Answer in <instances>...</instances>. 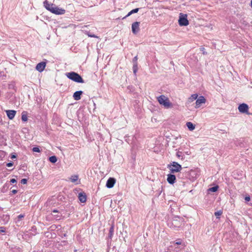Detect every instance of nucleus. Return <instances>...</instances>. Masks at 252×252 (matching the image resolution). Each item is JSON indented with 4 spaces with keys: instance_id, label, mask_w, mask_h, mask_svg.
Listing matches in <instances>:
<instances>
[{
    "instance_id": "obj_1",
    "label": "nucleus",
    "mask_w": 252,
    "mask_h": 252,
    "mask_svg": "<svg viewBox=\"0 0 252 252\" xmlns=\"http://www.w3.org/2000/svg\"><path fill=\"white\" fill-rule=\"evenodd\" d=\"M65 75L68 79L76 83H84L85 82L81 76L75 72H67Z\"/></svg>"
},
{
    "instance_id": "obj_2",
    "label": "nucleus",
    "mask_w": 252,
    "mask_h": 252,
    "mask_svg": "<svg viewBox=\"0 0 252 252\" xmlns=\"http://www.w3.org/2000/svg\"><path fill=\"white\" fill-rule=\"evenodd\" d=\"M158 103L165 108L168 109L172 108L173 105L169 101V98L164 95H160L157 98Z\"/></svg>"
},
{
    "instance_id": "obj_3",
    "label": "nucleus",
    "mask_w": 252,
    "mask_h": 252,
    "mask_svg": "<svg viewBox=\"0 0 252 252\" xmlns=\"http://www.w3.org/2000/svg\"><path fill=\"white\" fill-rule=\"evenodd\" d=\"M171 173H175L180 172L182 169L181 165L175 161H172L167 166Z\"/></svg>"
},
{
    "instance_id": "obj_4",
    "label": "nucleus",
    "mask_w": 252,
    "mask_h": 252,
    "mask_svg": "<svg viewBox=\"0 0 252 252\" xmlns=\"http://www.w3.org/2000/svg\"><path fill=\"white\" fill-rule=\"evenodd\" d=\"M179 25L180 26H187L189 24V22L187 19V15L180 13L178 20Z\"/></svg>"
},
{
    "instance_id": "obj_5",
    "label": "nucleus",
    "mask_w": 252,
    "mask_h": 252,
    "mask_svg": "<svg viewBox=\"0 0 252 252\" xmlns=\"http://www.w3.org/2000/svg\"><path fill=\"white\" fill-rule=\"evenodd\" d=\"M140 22H135L132 23L131 26V29L132 33L134 34H137L140 31L139 28Z\"/></svg>"
},
{
    "instance_id": "obj_6",
    "label": "nucleus",
    "mask_w": 252,
    "mask_h": 252,
    "mask_svg": "<svg viewBox=\"0 0 252 252\" xmlns=\"http://www.w3.org/2000/svg\"><path fill=\"white\" fill-rule=\"evenodd\" d=\"M65 10L62 8H60L57 7L55 5L54 6V8L52 9L51 12L52 13L58 14V15H62L65 13Z\"/></svg>"
},
{
    "instance_id": "obj_7",
    "label": "nucleus",
    "mask_w": 252,
    "mask_h": 252,
    "mask_svg": "<svg viewBox=\"0 0 252 252\" xmlns=\"http://www.w3.org/2000/svg\"><path fill=\"white\" fill-rule=\"evenodd\" d=\"M238 110L242 113H247L249 110V106L246 103H242L238 106Z\"/></svg>"
},
{
    "instance_id": "obj_8",
    "label": "nucleus",
    "mask_w": 252,
    "mask_h": 252,
    "mask_svg": "<svg viewBox=\"0 0 252 252\" xmlns=\"http://www.w3.org/2000/svg\"><path fill=\"white\" fill-rule=\"evenodd\" d=\"M174 173H171L167 175V182L171 185H173L176 181V177Z\"/></svg>"
},
{
    "instance_id": "obj_9",
    "label": "nucleus",
    "mask_w": 252,
    "mask_h": 252,
    "mask_svg": "<svg viewBox=\"0 0 252 252\" xmlns=\"http://www.w3.org/2000/svg\"><path fill=\"white\" fill-rule=\"evenodd\" d=\"M116 183V179L114 178H109L106 182V187L108 189L113 188Z\"/></svg>"
},
{
    "instance_id": "obj_10",
    "label": "nucleus",
    "mask_w": 252,
    "mask_h": 252,
    "mask_svg": "<svg viewBox=\"0 0 252 252\" xmlns=\"http://www.w3.org/2000/svg\"><path fill=\"white\" fill-rule=\"evenodd\" d=\"M6 114L7 117L10 120H12L15 116L16 111L14 110H5Z\"/></svg>"
},
{
    "instance_id": "obj_11",
    "label": "nucleus",
    "mask_w": 252,
    "mask_h": 252,
    "mask_svg": "<svg viewBox=\"0 0 252 252\" xmlns=\"http://www.w3.org/2000/svg\"><path fill=\"white\" fill-rule=\"evenodd\" d=\"M206 101V99L203 96H200L196 100V108L200 107V105L202 103H204Z\"/></svg>"
},
{
    "instance_id": "obj_12",
    "label": "nucleus",
    "mask_w": 252,
    "mask_h": 252,
    "mask_svg": "<svg viewBox=\"0 0 252 252\" xmlns=\"http://www.w3.org/2000/svg\"><path fill=\"white\" fill-rule=\"evenodd\" d=\"M46 66V63L45 62H40L37 64L36 66V69L39 72H42L45 69Z\"/></svg>"
},
{
    "instance_id": "obj_13",
    "label": "nucleus",
    "mask_w": 252,
    "mask_h": 252,
    "mask_svg": "<svg viewBox=\"0 0 252 252\" xmlns=\"http://www.w3.org/2000/svg\"><path fill=\"white\" fill-rule=\"evenodd\" d=\"M78 199L81 203H85L87 200V195L85 192H81L78 194Z\"/></svg>"
},
{
    "instance_id": "obj_14",
    "label": "nucleus",
    "mask_w": 252,
    "mask_h": 252,
    "mask_svg": "<svg viewBox=\"0 0 252 252\" xmlns=\"http://www.w3.org/2000/svg\"><path fill=\"white\" fill-rule=\"evenodd\" d=\"M43 5L45 8L48 11H50L51 12L52 9L54 8V6L55 5V4H53L52 3H49L47 0L44 1Z\"/></svg>"
},
{
    "instance_id": "obj_15",
    "label": "nucleus",
    "mask_w": 252,
    "mask_h": 252,
    "mask_svg": "<svg viewBox=\"0 0 252 252\" xmlns=\"http://www.w3.org/2000/svg\"><path fill=\"white\" fill-rule=\"evenodd\" d=\"M83 92L82 91H78L75 92L73 94V97L75 100H79L81 99V96Z\"/></svg>"
},
{
    "instance_id": "obj_16",
    "label": "nucleus",
    "mask_w": 252,
    "mask_h": 252,
    "mask_svg": "<svg viewBox=\"0 0 252 252\" xmlns=\"http://www.w3.org/2000/svg\"><path fill=\"white\" fill-rule=\"evenodd\" d=\"M70 180L72 183H76V184H79L80 183V181L79 180V176L77 175H72Z\"/></svg>"
},
{
    "instance_id": "obj_17",
    "label": "nucleus",
    "mask_w": 252,
    "mask_h": 252,
    "mask_svg": "<svg viewBox=\"0 0 252 252\" xmlns=\"http://www.w3.org/2000/svg\"><path fill=\"white\" fill-rule=\"evenodd\" d=\"M114 231V225H112L109 228V234H108V238L110 239H112Z\"/></svg>"
},
{
    "instance_id": "obj_18",
    "label": "nucleus",
    "mask_w": 252,
    "mask_h": 252,
    "mask_svg": "<svg viewBox=\"0 0 252 252\" xmlns=\"http://www.w3.org/2000/svg\"><path fill=\"white\" fill-rule=\"evenodd\" d=\"M139 10V8H135V9H133L131 10L130 11H129L127 13V14L125 17H124L123 18V19L126 18V17L129 16L130 15H131L132 14L136 13L138 12Z\"/></svg>"
},
{
    "instance_id": "obj_19",
    "label": "nucleus",
    "mask_w": 252,
    "mask_h": 252,
    "mask_svg": "<svg viewBox=\"0 0 252 252\" xmlns=\"http://www.w3.org/2000/svg\"><path fill=\"white\" fill-rule=\"evenodd\" d=\"M186 126L189 130H193L195 129V125L191 122H189L186 124Z\"/></svg>"
},
{
    "instance_id": "obj_20",
    "label": "nucleus",
    "mask_w": 252,
    "mask_h": 252,
    "mask_svg": "<svg viewBox=\"0 0 252 252\" xmlns=\"http://www.w3.org/2000/svg\"><path fill=\"white\" fill-rule=\"evenodd\" d=\"M198 94H192L189 98V101L192 102L197 98Z\"/></svg>"
},
{
    "instance_id": "obj_21",
    "label": "nucleus",
    "mask_w": 252,
    "mask_h": 252,
    "mask_svg": "<svg viewBox=\"0 0 252 252\" xmlns=\"http://www.w3.org/2000/svg\"><path fill=\"white\" fill-rule=\"evenodd\" d=\"M49 160L51 163H54L57 162V158L55 156H52L49 157Z\"/></svg>"
},
{
    "instance_id": "obj_22",
    "label": "nucleus",
    "mask_w": 252,
    "mask_h": 252,
    "mask_svg": "<svg viewBox=\"0 0 252 252\" xmlns=\"http://www.w3.org/2000/svg\"><path fill=\"white\" fill-rule=\"evenodd\" d=\"M22 121L23 122H26L28 120V117L26 114L25 113V112L22 113L21 117Z\"/></svg>"
},
{
    "instance_id": "obj_23",
    "label": "nucleus",
    "mask_w": 252,
    "mask_h": 252,
    "mask_svg": "<svg viewBox=\"0 0 252 252\" xmlns=\"http://www.w3.org/2000/svg\"><path fill=\"white\" fill-rule=\"evenodd\" d=\"M218 189H219V186H215L214 187H213L212 188H209V191H210L213 192H216L218 190Z\"/></svg>"
},
{
    "instance_id": "obj_24",
    "label": "nucleus",
    "mask_w": 252,
    "mask_h": 252,
    "mask_svg": "<svg viewBox=\"0 0 252 252\" xmlns=\"http://www.w3.org/2000/svg\"><path fill=\"white\" fill-rule=\"evenodd\" d=\"M132 68H133V73L136 74L137 70H138V63H134V64H133V67H132Z\"/></svg>"
},
{
    "instance_id": "obj_25",
    "label": "nucleus",
    "mask_w": 252,
    "mask_h": 252,
    "mask_svg": "<svg viewBox=\"0 0 252 252\" xmlns=\"http://www.w3.org/2000/svg\"><path fill=\"white\" fill-rule=\"evenodd\" d=\"M52 215L55 217V218L56 219V220H60L62 216V214L61 213H57V214H52Z\"/></svg>"
},
{
    "instance_id": "obj_26",
    "label": "nucleus",
    "mask_w": 252,
    "mask_h": 252,
    "mask_svg": "<svg viewBox=\"0 0 252 252\" xmlns=\"http://www.w3.org/2000/svg\"><path fill=\"white\" fill-rule=\"evenodd\" d=\"M222 214V212L220 210L217 211L215 213V215L217 217V218H219L220 216Z\"/></svg>"
},
{
    "instance_id": "obj_27",
    "label": "nucleus",
    "mask_w": 252,
    "mask_h": 252,
    "mask_svg": "<svg viewBox=\"0 0 252 252\" xmlns=\"http://www.w3.org/2000/svg\"><path fill=\"white\" fill-rule=\"evenodd\" d=\"M32 151L34 152L39 153L40 150L38 147H34L32 148Z\"/></svg>"
},
{
    "instance_id": "obj_28",
    "label": "nucleus",
    "mask_w": 252,
    "mask_h": 252,
    "mask_svg": "<svg viewBox=\"0 0 252 252\" xmlns=\"http://www.w3.org/2000/svg\"><path fill=\"white\" fill-rule=\"evenodd\" d=\"M137 56H135L132 60L133 64L137 63Z\"/></svg>"
},
{
    "instance_id": "obj_29",
    "label": "nucleus",
    "mask_w": 252,
    "mask_h": 252,
    "mask_svg": "<svg viewBox=\"0 0 252 252\" xmlns=\"http://www.w3.org/2000/svg\"><path fill=\"white\" fill-rule=\"evenodd\" d=\"M3 219L6 221H8V220H9V216L8 215H3Z\"/></svg>"
},
{
    "instance_id": "obj_30",
    "label": "nucleus",
    "mask_w": 252,
    "mask_h": 252,
    "mask_svg": "<svg viewBox=\"0 0 252 252\" xmlns=\"http://www.w3.org/2000/svg\"><path fill=\"white\" fill-rule=\"evenodd\" d=\"M88 35L89 37H94V38H97L98 37L95 35V34H92L91 33H88Z\"/></svg>"
},
{
    "instance_id": "obj_31",
    "label": "nucleus",
    "mask_w": 252,
    "mask_h": 252,
    "mask_svg": "<svg viewBox=\"0 0 252 252\" xmlns=\"http://www.w3.org/2000/svg\"><path fill=\"white\" fill-rule=\"evenodd\" d=\"M8 88L9 89H13L14 90L15 89L14 84L13 83H11V84H9Z\"/></svg>"
},
{
    "instance_id": "obj_32",
    "label": "nucleus",
    "mask_w": 252,
    "mask_h": 252,
    "mask_svg": "<svg viewBox=\"0 0 252 252\" xmlns=\"http://www.w3.org/2000/svg\"><path fill=\"white\" fill-rule=\"evenodd\" d=\"M27 179H25V178H24V179H22L21 180V183L22 184H27Z\"/></svg>"
},
{
    "instance_id": "obj_33",
    "label": "nucleus",
    "mask_w": 252,
    "mask_h": 252,
    "mask_svg": "<svg viewBox=\"0 0 252 252\" xmlns=\"http://www.w3.org/2000/svg\"><path fill=\"white\" fill-rule=\"evenodd\" d=\"M176 156L179 158L182 157V153L181 152L178 151L176 153Z\"/></svg>"
},
{
    "instance_id": "obj_34",
    "label": "nucleus",
    "mask_w": 252,
    "mask_h": 252,
    "mask_svg": "<svg viewBox=\"0 0 252 252\" xmlns=\"http://www.w3.org/2000/svg\"><path fill=\"white\" fill-rule=\"evenodd\" d=\"M6 229L4 227H0V232L4 233L5 232Z\"/></svg>"
},
{
    "instance_id": "obj_35",
    "label": "nucleus",
    "mask_w": 252,
    "mask_h": 252,
    "mask_svg": "<svg viewBox=\"0 0 252 252\" xmlns=\"http://www.w3.org/2000/svg\"><path fill=\"white\" fill-rule=\"evenodd\" d=\"M13 165V162L11 161L10 162H8L6 164V166L8 167H11Z\"/></svg>"
},
{
    "instance_id": "obj_36",
    "label": "nucleus",
    "mask_w": 252,
    "mask_h": 252,
    "mask_svg": "<svg viewBox=\"0 0 252 252\" xmlns=\"http://www.w3.org/2000/svg\"><path fill=\"white\" fill-rule=\"evenodd\" d=\"M245 200L246 202H249L251 200V198L250 196H247L245 197Z\"/></svg>"
},
{
    "instance_id": "obj_37",
    "label": "nucleus",
    "mask_w": 252,
    "mask_h": 252,
    "mask_svg": "<svg viewBox=\"0 0 252 252\" xmlns=\"http://www.w3.org/2000/svg\"><path fill=\"white\" fill-rule=\"evenodd\" d=\"M10 182L13 184L16 183L17 182V180L14 178H12L10 180Z\"/></svg>"
},
{
    "instance_id": "obj_38",
    "label": "nucleus",
    "mask_w": 252,
    "mask_h": 252,
    "mask_svg": "<svg viewBox=\"0 0 252 252\" xmlns=\"http://www.w3.org/2000/svg\"><path fill=\"white\" fill-rule=\"evenodd\" d=\"M181 243H182V241H181V240H177V241H176V243H175V244H176V245H181Z\"/></svg>"
},
{
    "instance_id": "obj_39",
    "label": "nucleus",
    "mask_w": 252,
    "mask_h": 252,
    "mask_svg": "<svg viewBox=\"0 0 252 252\" xmlns=\"http://www.w3.org/2000/svg\"><path fill=\"white\" fill-rule=\"evenodd\" d=\"M52 213H60L59 211L57 209H54L52 211Z\"/></svg>"
},
{
    "instance_id": "obj_40",
    "label": "nucleus",
    "mask_w": 252,
    "mask_h": 252,
    "mask_svg": "<svg viewBox=\"0 0 252 252\" xmlns=\"http://www.w3.org/2000/svg\"><path fill=\"white\" fill-rule=\"evenodd\" d=\"M24 215H22V214H20L18 216V218L19 220H21V219H22L23 218H24Z\"/></svg>"
},
{
    "instance_id": "obj_41",
    "label": "nucleus",
    "mask_w": 252,
    "mask_h": 252,
    "mask_svg": "<svg viewBox=\"0 0 252 252\" xmlns=\"http://www.w3.org/2000/svg\"><path fill=\"white\" fill-rule=\"evenodd\" d=\"M11 192L12 193V194H15L17 192V190H16V189H13L11 191Z\"/></svg>"
},
{
    "instance_id": "obj_42",
    "label": "nucleus",
    "mask_w": 252,
    "mask_h": 252,
    "mask_svg": "<svg viewBox=\"0 0 252 252\" xmlns=\"http://www.w3.org/2000/svg\"><path fill=\"white\" fill-rule=\"evenodd\" d=\"M11 158L12 159L15 158H16V156L15 155H12L11 156Z\"/></svg>"
},
{
    "instance_id": "obj_43",
    "label": "nucleus",
    "mask_w": 252,
    "mask_h": 252,
    "mask_svg": "<svg viewBox=\"0 0 252 252\" xmlns=\"http://www.w3.org/2000/svg\"><path fill=\"white\" fill-rule=\"evenodd\" d=\"M32 229H33V230L35 229V226H32Z\"/></svg>"
},
{
    "instance_id": "obj_44",
    "label": "nucleus",
    "mask_w": 252,
    "mask_h": 252,
    "mask_svg": "<svg viewBox=\"0 0 252 252\" xmlns=\"http://www.w3.org/2000/svg\"><path fill=\"white\" fill-rule=\"evenodd\" d=\"M251 6L252 7V0H251Z\"/></svg>"
},
{
    "instance_id": "obj_45",
    "label": "nucleus",
    "mask_w": 252,
    "mask_h": 252,
    "mask_svg": "<svg viewBox=\"0 0 252 252\" xmlns=\"http://www.w3.org/2000/svg\"><path fill=\"white\" fill-rule=\"evenodd\" d=\"M203 54H206V52H203Z\"/></svg>"
},
{
    "instance_id": "obj_46",
    "label": "nucleus",
    "mask_w": 252,
    "mask_h": 252,
    "mask_svg": "<svg viewBox=\"0 0 252 252\" xmlns=\"http://www.w3.org/2000/svg\"><path fill=\"white\" fill-rule=\"evenodd\" d=\"M156 1H159L160 0H156Z\"/></svg>"
}]
</instances>
